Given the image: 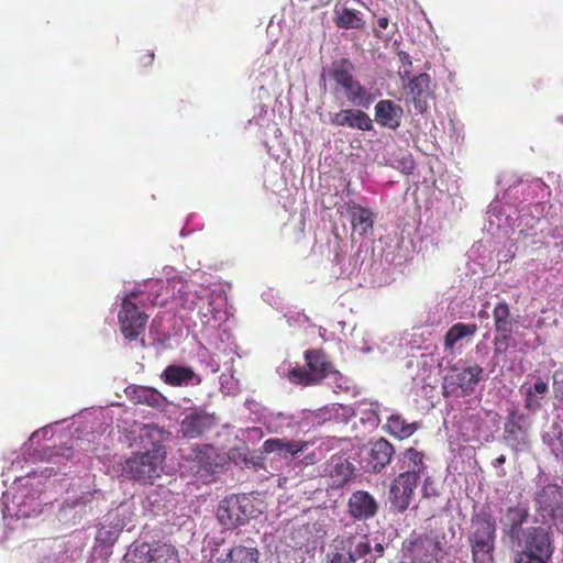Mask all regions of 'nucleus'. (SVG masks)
<instances>
[{"label":"nucleus","mask_w":563,"mask_h":563,"mask_svg":"<svg viewBox=\"0 0 563 563\" xmlns=\"http://www.w3.org/2000/svg\"><path fill=\"white\" fill-rule=\"evenodd\" d=\"M379 409L380 406L378 402L362 400L355 404L353 413L354 416L360 417L361 422L368 429H374L380 422Z\"/></svg>","instance_id":"nucleus-31"},{"label":"nucleus","mask_w":563,"mask_h":563,"mask_svg":"<svg viewBox=\"0 0 563 563\" xmlns=\"http://www.w3.org/2000/svg\"><path fill=\"white\" fill-rule=\"evenodd\" d=\"M260 556L257 548L235 544L217 558V563H258Z\"/></svg>","instance_id":"nucleus-25"},{"label":"nucleus","mask_w":563,"mask_h":563,"mask_svg":"<svg viewBox=\"0 0 563 563\" xmlns=\"http://www.w3.org/2000/svg\"><path fill=\"white\" fill-rule=\"evenodd\" d=\"M529 519V508L526 505L509 507L500 520L504 534L507 536L512 543L517 542L526 534L527 528H523V525H527Z\"/></svg>","instance_id":"nucleus-12"},{"label":"nucleus","mask_w":563,"mask_h":563,"mask_svg":"<svg viewBox=\"0 0 563 563\" xmlns=\"http://www.w3.org/2000/svg\"><path fill=\"white\" fill-rule=\"evenodd\" d=\"M218 371H219V366H213V367H212V372H213V373H217Z\"/></svg>","instance_id":"nucleus-55"},{"label":"nucleus","mask_w":563,"mask_h":563,"mask_svg":"<svg viewBox=\"0 0 563 563\" xmlns=\"http://www.w3.org/2000/svg\"><path fill=\"white\" fill-rule=\"evenodd\" d=\"M477 331L475 323H455L444 336V346L446 350H453L454 346L464 339L472 338Z\"/></svg>","instance_id":"nucleus-33"},{"label":"nucleus","mask_w":563,"mask_h":563,"mask_svg":"<svg viewBox=\"0 0 563 563\" xmlns=\"http://www.w3.org/2000/svg\"><path fill=\"white\" fill-rule=\"evenodd\" d=\"M365 453L367 464L364 467L377 472L389 463L394 449L387 440L382 438L372 443V445L365 450Z\"/></svg>","instance_id":"nucleus-20"},{"label":"nucleus","mask_w":563,"mask_h":563,"mask_svg":"<svg viewBox=\"0 0 563 563\" xmlns=\"http://www.w3.org/2000/svg\"><path fill=\"white\" fill-rule=\"evenodd\" d=\"M384 428L390 435L404 440L411 437L418 430L419 423L415 421L409 422L402 415L395 412L387 417Z\"/></svg>","instance_id":"nucleus-27"},{"label":"nucleus","mask_w":563,"mask_h":563,"mask_svg":"<svg viewBox=\"0 0 563 563\" xmlns=\"http://www.w3.org/2000/svg\"><path fill=\"white\" fill-rule=\"evenodd\" d=\"M135 292L125 295L122 299L121 309L118 313L120 330L125 339L132 341L136 340L141 333L144 332L148 316L142 312L132 297Z\"/></svg>","instance_id":"nucleus-9"},{"label":"nucleus","mask_w":563,"mask_h":563,"mask_svg":"<svg viewBox=\"0 0 563 563\" xmlns=\"http://www.w3.org/2000/svg\"><path fill=\"white\" fill-rule=\"evenodd\" d=\"M343 92L352 104L365 109H367L375 99V96L355 78L343 88Z\"/></svg>","instance_id":"nucleus-30"},{"label":"nucleus","mask_w":563,"mask_h":563,"mask_svg":"<svg viewBox=\"0 0 563 563\" xmlns=\"http://www.w3.org/2000/svg\"><path fill=\"white\" fill-rule=\"evenodd\" d=\"M530 423L523 413L511 411L504 428L507 444L516 451H525L530 446Z\"/></svg>","instance_id":"nucleus-10"},{"label":"nucleus","mask_w":563,"mask_h":563,"mask_svg":"<svg viewBox=\"0 0 563 563\" xmlns=\"http://www.w3.org/2000/svg\"><path fill=\"white\" fill-rule=\"evenodd\" d=\"M10 496L11 495H9V494L2 495V504L7 505Z\"/></svg>","instance_id":"nucleus-53"},{"label":"nucleus","mask_w":563,"mask_h":563,"mask_svg":"<svg viewBox=\"0 0 563 563\" xmlns=\"http://www.w3.org/2000/svg\"><path fill=\"white\" fill-rule=\"evenodd\" d=\"M349 0H339L334 8L335 23L343 29H361L364 24L358 11L347 8Z\"/></svg>","instance_id":"nucleus-29"},{"label":"nucleus","mask_w":563,"mask_h":563,"mask_svg":"<svg viewBox=\"0 0 563 563\" xmlns=\"http://www.w3.org/2000/svg\"><path fill=\"white\" fill-rule=\"evenodd\" d=\"M398 74H399V77L401 78V80L409 79L410 69L404 68V70H399Z\"/></svg>","instance_id":"nucleus-50"},{"label":"nucleus","mask_w":563,"mask_h":563,"mask_svg":"<svg viewBox=\"0 0 563 563\" xmlns=\"http://www.w3.org/2000/svg\"><path fill=\"white\" fill-rule=\"evenodd\" d=\"M42 473H48V476H51L54 473V466H46L42 470Z\"/></svg>","instance_id":"nucleus-51"},{"label":"nucleus","mask_w":563,"mask_h":563,"mask_svg":"<svg viewBox=\"0 0 563 563\" xmlns=\"http://www.w3.org/2000/svg\"><path fill=\"white\" fill-rule=\"evenodd\" d=\"M423 454L413 448H410L404 453V464L407 471H415L418 474L423 473Z\"/></svg>","instance_id":"nucleus-37"},{"label":"nucleus","mask_w":563,"mask_h":563,"mask_svg":"<svg viewBox=\"0 0 563 563\" xmlns=\"http://www.w3.org/2000/svg\"><path fill=\"white\" fill-rule=\"evenodd\" d=\"M402 552L411 563H437L443 559V547L435 534L411 532L402 543Z\"/></svg>","instance_id":"nucleus-4"},{"label":"nucleus","mask_w":563,"mask_h":563,"mask_svg":"<svg viewBox=\"0 0 563 563\" xmlns=\"http://www.w3.org/2000/svg\"><path fill=\"white\" fill-rule=\"evenodd\" d=\"M250 495H227L219 504L217 517L223 526L243 525L253 516Z\"/></svg>","instance_id":"nucleus-8"},{"label":"nucleus","mask_w":563,"mask_h":563,"mask_svg":"<svg viewBox=\"0 0 563 563\" xmlns=\"http://www.w3.org/2000/svg\"><path fill=\"white\" fill-rule=\"evenodd\" d=\"M107 522L108 527L102 526L98 529L96 541L103 545H112L124 529L125 522L119 517L118 511L108 512Z\"/></svg>","instance_id":"nucleus-26"},{"label":"nucleus","mask_w":563,"mask_h":563,"mask_svg":"<svg viewBox=\"0 0 563 563\" xmlns=\"http://www.w3.org/2000/svg\"><path fill=\"white\" fill-rule=\"evenodd\" d=\"M351 223L355 231L364 235L373 228V213L360 205L350 207Z\"/></svg>","instance_id":"nucleus-34"},{"label":"nucleus","mask_w":563,"mask_h":563,"mask_svg":"<svg viewBox=\"0 0 563 563\" xmlns=\"http://www.w3.org/2000/svg\"><path fill=\"white\" fill-rule=\"evenodd\" d=\"M147 58H148V63H152V60H153V58H154V54H150V55L147 56Z\"/></svg>","instance_id":"nucleus-54"},{"label":"nucleus","mask_w":563,"mask_h":563,"mask_svg":"<svg viewBox=\"0 0 563 563\" xmlns=\"http://www.w3.org/2000/svg\"><path fill=\"white\" fill-rule=\"evenodd\" d=\"M375 121L383 128L397 130L404 115L402 108L393 100H380L375 104Z\"/></svg>","instance_id":"nucleus-19"},{"label":"nucleus","mask_w":563,"mask_h":563,"mask_svg":"<svg viewBox=\"0 0 563 563\" xmlns=\"http://www.w3.org/2000/svg\"><path fill=\"white\" fill-rule=\"evenodd\" d=\"M415 489H419L420 493L434 490L432 482L426 474L406 471L394 481L390 493H413Z\"/></svg>","instance_id":"nucleus-17"},{"label":"nucleus","mask_w":563,"mask_h":563,"mask_svg":"<svg viewBox=\"0 0 563 563\" xmlns=\"http://www.w3.org/2000/svg\"><path fill=\"white\" fill-rule=\"evenodd\" d=\"M522 386H525L526 389L532 390L540 397H544L549 391L548 383L542 379H538L533 385L528 386L527 384H523Z\"/></svg>","instance_id":"nucleus-42"},{"label":"nucleus","mask_w":563,"mask_h":563,"mask_svg":"<svg viewBox=\"0 0 563 563\" xmlns=\"http://www.w3.org/2000/svg\"><path fill=\"white\" fill-rule=\"evenodd\" d=\"M328 485L332 489L343 488L355 476V467L350 457L334 455L328 462L327 468Z\"/></svg>","instance_id":"nucleus-13"},{"label":"nucleus","mask_w":563,"mask_h":563,"mask_svg":"<svg viewBox=\"0 0 563 563\" xmlns=\"http://www.w3.org/2000/svg\"><path fill=\"white\" fill-rule=\"evenodd\" d=\"M410 496L411 495H393L391 507L398 512L406 511L410 505Z\"/></svg>","instance_id":"nucleus-39"},{"label":"nucleus","mask_w":563,"mask_h":563,"mask_svg":"<svg viewBox=\"0 0 563 563\" xmlns=\"http://www.w3.org/2000/svg\"><path fill=\"white\" fill-rule=\"evenodd\" d=\"M48 432H49V429L47 427L40 429V430L33 432V434L31 435V441H34L40 438H45Z\"/></svg>","instance_id":"nucleus-49"},{"label":"nucleus","mask_w":563,"mask_h":563,"mask_svg":"<svg viewBox=\"0 0 563 563\" xmlns=\"http://www.w3.org/2000/svg\"><path fill=\"white\" fill-rule=\"evenodd\" d=\"M350 512L354 518H367L376 512L377 505L372 495H351Z\"/></svg>","instance_id":"nucleus-32"},{"label":"nucleus","mask_w":563,"mask_h":563,"mask_svg":"<svg viewBox=\"0 0 563 563\" xmlns=\"http://www.w3.org/2000/svg\"><path fill=\"white\" fill-rule=\"evenodd\" d=\"M134 552L146 563H180L176 547L166 542H143L135 548Z\"/></svg>","instance_id":"nucleus-11"},{"label":"nucleus","mask_w":563,"mask_h":563,"mask_svg":"<svg viewBox=\"0 0 563 563\" xmlns=\"http://www.w3.org/2000/svg\"><path fill=\"white\" fill-rule=\"evenodd\" d=\"M310 460V463H313V459L311 456H307Z\"/></svg>","instance_id":"nucleus-57"},{"label":"nucleus","mask_w":563,"mask_h":563,"mask_svg":"<svg viewBox=\"0 0 563 563\" xmlns=\"http://www.w3.org/2000/svg\"><path fill=\"white\" fill-rule=\"evenodd\" d=\"M552 560L551 559H543V558H538V556H534V555H520V554H516L515 556V563H551Z\"/></svg>","instance_id":"nucleus-44"},{"label":"nucleus","mask_w":563,"mask_h":563,"mask_svg":"<svg viewBox=\"0 0 563 563\" xmlns=\"http://www.w3.org/2000/svg\"><path fill=\"white\" fill-rule=\"evenodd\" d=\"M355 493L361 494V493H365V492L364 490H356Z\"/></svg>","instance_id":"nucleus-58"},{"label":"nucleus","mask_w":563,"mask_h":563,"mask_svg":"<svg viewBox=\"0 0 563 563\" xmlns=\"http://www.w3.org/2000/svg\"><path fill=\"white\" fill-rule=\"evenodd\" d=\"M542 441L556 457L563 459V428L560 423L554 422L542 434Z\"/></svg>","instance_id":"nucleus-36"},{"label":"nucleus","mask_w":563,"mask_h":563,"mask_svg":"<svg viewBox=\"0 0 563 563\" xmlns=\"http://www.w3.org/2000/svg\"><path fill=\"white\" fill-rule=\"evenodd\" d=\"M217 424L214 415L203 411L192 412L185 417L180 424L184 437L195 439L202 435Z\"/></svg>","instance_id":"nucleus-16"},{"label":"nucleus","mask_w":563,"mask_h":563,"mask_svg":"<svg viewBox=\"0 0 563 563\" xmlns=\"http://www.w3.org/2000/svg\"><path fill=\"white\" fill-rule=\"evenodd\" d=\"M164 382L172 386L198 385L201 378L190 368L180 365H169L162 373Z\"/></svg>","instance_id":"nucleus-23"},{"label":"nucleus","mask_w":563,"mask_h":563,"mask_svg":"<svg viewBox=\"0 0 563 563\" xmlns=\"http://www.w3.org/2000/svg\"><path fill=\"white\" fill-rule=\"evenodd\" d=\"M228 459L246 468L258 470L264 466L262 453L251 452L246 445L230 449Z\"/></svg>","instance_id":"nucleus-28"},{"label":"nucleus","mask_w":563,"mask_h":563,"mask_svg":"<svg viewBox=\"0 0 563 563\" xmlns=\"http://www.w3.org/2000/svg\"><path fill=\"white\" fill-rule=\"evenodd\" d=\"M353 70V64L349 59L343 58L332 63L329 69V76L343 89L354 79Z\"/></svg>","instance_id":"nucleus-35"},{"label":"nucleus","mask_w":563,"mask_h":563,"mask_svg":"<svg viewBox=\"0 0 563 563\" xmlns=\"http://www.w3.org/2000/svg\"><path fill=\"white\" fill-rule=\"evenodd\" d=\"M398 58L404 68L409 69L410 66L412 65L411 58H410L409 54H407L406 52H399Z\"/></svg>","instance_id":"nucleus-48"},{"label":"nucleus","mask_w":563,"mask_h":563,"mask_svg":"<svg viewBox=\"0 0 563 563\" xmlns=\"http://www.w3.org/2000/svg\"><path fill=\"white\" fill-rule=\"evenodd\" d=\"M371 543L368 542V540H364V541H361L358 542L356 545H355V549L354 551L352 552L353 556H355V561L357 559H362L364 556H366L369 552H371Z\"/></svg>","instance_id":"nucleus-43"},{"label":"nucleus","mask_w":563,"mask_h":563,"mask_svg":"<svg viewBox=\"0 0 563 563\" xmlns=\"http://www.w3.org/2000/svg\"><path fill=\"white\" fill-rule=\"evenodd\" d=\"M79 449H82L81 441L73 439L69 445L42 449V451L38 452V460L45 461L52 465H65L67 461H80Z\"/></svg>","instance_id":"nucleus-15"},{"label":"nucleus","mask_w":563,"mask_h":563,"mask_svg":"<svg viewBox=\"0 0 563 563\" xmlns=\"http://www.w3.org/2000/svg\"><path fill=\"white\" fill-rule=\"evenodd\" d=\"M493 317L497 332L496 341L504 342L507 345L512 327L516 323V320L510 314L509 306L506 302H498L493 310Z\"/></svg>","instance_id":"nucleus-22"},{"label":"nucleus","mask_w":563,"mask_h":563,"mask_svg":"<svg viewBox=\"0 0 563 563\" xmlns=\"http://www.w3.org/2000/svg\"><path fill=\"white\" fill-rule=\"evenodd\" d=\"M468 542L473 563L495 562L496 521L490 515L479 514L472 519Z\"/></svg>","instance_id":"nucleus-2"},{"label":"nucleus","mask_w":563,"mask_h":563,"mask_svg":"<svg viewBox=\"0 0 563 563\" xmlns=\"http://www.w3.org/2000/svg\"><path fill=\"white\" fill-rule=\"evenodd\" d=\"M305 357L310 373L306 372L301 367H294L289 369L287 377L291 383L306 386L314 384L321 378H333L336 386L342 388V384L339 383V380L342 379V376L338 371L333 369L324 353L320 351H307L305 353Z\"/></svg>","instance_id":"nucleus-3"},{"label":"nucleus","mask_w":563,"mask_h":563,"mask_svg":"<svg viewBox=\"0 0 563 563\" xmlns=\"http://www.w3.org/2000/svg\"><path fill=\"white\" fill-rule=\"evenodd\" d=\"M484 369L479 365H471L461 371L456 367L444 377L443 390L445 395L462 397L474 393L475 387L483 377Z\"/></svg>","instance_id":"nucleus-7"},{"label":"nucleus","mask_w":563,"mask_h":563,"mask_svg":"<svg viewBox=\"0 0 563 563\" xmlns=\"http://www.w3.org/2000/svg\"><path fill=\"white\" fill-rule=\"evenodd\" d=\"M308 442L287 440V439H268L263 443V452L277 453L279 456L287 459L307 450Z\"/></svg>","instance_id":"nucleus-24"},{"label":"nucleus","mask_w":563,"mask_h":563,"mask_svg":"<svg viewBox=\"0 0 563 563\" xmlns=\"http://www.w3.org/2000/svg\"><path fill=\"white\" fill-rule=\"evenodd\" d=\"M520 391L525 396V408L531 412H537L541 408V399L543 397H540L530 389H526L525 386H521Z\"/></svg>","instance_id":"nucleus-38"},{"label":"nucleus","mask_w":563,"mask_h":563,"mask_svg":"<svg viewBox=\"0 0 563 563\" xmlns=\"http://www.w3.org/2000/svg\"><path fill=\"white\" fill-rule=\"evenodd\" d=\"M128 397L135 404H143L156 409H164L167 399L156 389L146 386H130L125 389Z\"/></svg>","instance_id":"nucleus-21"},{"label":"nucleus","mask_w":563,"mask_h":563,"mask_svg":"<svg viewBox=\"0 0 563 563\" xmlns=\"http://www.w3.org/2000/svg\"><path fill=\"white\" fill-rule=\"evenodd\" d=\"M355 556H353L351 549H341V551H338L334 553L332 559L329 563H354Z\"/></svg>","instance_id":"nucleus-40"},{"label":"nucleus","mask_w":563,"mask_h":563,"mask_svg":"<svg viewBox=\"0 0 563 563\" xmlns=\"http://www.w3.org/2000/svg\"><path fill=\"white\" fill-rule=\"evenodd\" d=\"M430 82L431 78L426 73L409 79V101L413 104L415 110L418 111L419 113L426 112L429 107V100L432 97Z\"/></svg>","instance_id":"nucleus-14"},{"label":"nucleus","mask_w":563,"mask_h":563,"mask_svg":"<svg viewBox=\"0 0 563 563\" xmlns=\"http://www.w3.org/2000/svg\"><path fill=\"white\" fill-rule=\"evenodd\" d=\"M389 25V19L387 16H382L377 20V27L374 30L375 35L379 38L390 40L394 35V31H390L388 34L384 35L382 33L383 30H386Z\"/></svg>","instance_id":"nucleus-41"},{"label":"nucleus","mask_w":563,"mask_h":563,"mask_svg":"<svg viewBox=\"0 0 563 563\" xmlns=\"http://www.w3.org/2000/svg\"><path fill=\"white\" fill-rule=\"evenodd\" d=\"M330 1H331V0H320V2H321V3H323V4H327V3H329Z\"/></svg>","instance_id":"nucleus-56"},{"label":"nucleus","mask_w":563,"mask_h":563,"mask_svg":"<svg viewBox=\"0 0 563 563\" xmlns=\"http://www.w3.org/2000/svg\"><path fill=\"white\" fill-rule=\"evenodd\" d=\"M169 433L155 424H143L139 429V439L144 443V451L135 453L122 466V475L139 482H150L159 476L165 460L162 443Z\"/></svg>","instance_id":"nucleus-1"},{"label":"nucleus","mask_w":563,"mask_h":563,"mask_svg":"<svg viewBox=\"0 0 563 563\" xmlns=\"http://www.w3.org/2000/svg\"><path fill=\"white\" fill-rule=\"evenodd\" d=\"M330 123L335 126H347L362 131L373 129V121L369 115L357 109H345L332 114Z\"/></svg>","instance_id":"nucleus-18"},{"label":"nucleus","mask_w":563,"mask_h":563,"mask_svg":"<svg viewBox=\"0 0 563 563\" xmlns=\"http://www.w3.org/2000/svg\"><path fill=\"white\" fill-rule=\"evenodd\" d=\"M520 550L516 554L534 555L551 559L554 553L553 538L549 528L543 526H530L526 529L523 538L515 542Z\"/></svg>","instance_id":"nucleus-6"},{"label":"nucleus","mask_w":563,"mask_h":563,"mask_svg":"<svg viewBox=\"0 0 563 563\" xmlns=\"http://www.w3.org/2000/svg\"><path fill=\"white\" fill-rule=\"evenodd\" d=\"M263 437V431L260 428H249L241 430V438L247 440H260Z\"/></svg>","instance_id":"nucleus-46"},{"label":"nucleus","mask_w":563,"mask_h":563,"mask_svg":"<svg viewBox=\"0 0 563 563\" xmlns=\"http://www.w3.org/2000/svg\"><path fill=\"white\" fill-rule=\"evenodd\" d=\"M375 550L382 555L384 552V547L380 543L375 545Z\"/></svg>","instance_id":"nucleus-52"},{"label":"nucleus","mask_w":563,"mask_h":563,"mask_svg":"<svg viewBox=\"0 0 563 563\" xmlns=\"http://www.w3.org/2000/svg\"><path fill=\"white\" fill-rule=\"evenodd\" d=\"M219 312L220 310L213 307L210 301L208 302V307L206 309L199 308V313L207 319L206 322H209L211 318L217 319V313Z\"/></svg>","instance_id":"nucleus-47"},{"label":"nucleus","mask_w":563,"mask_h":563,"mask_svg":"<svg viewBox=\"0 0 563 563\" xmlns=\"http://www.w3.org/2000/svg\"><path fill=\"white\" fill-rule=\"evenodd\" d=\"M181 455L187 461L196 464V475L203 483L212 482L214 476L222 470L225 461L224 456H221L216 448L210 444L181 449Z\"/></svg>","instance_id":"nucleus-5"},{"label":"nucleus","mask_w":563,"mask_h":563,"mask_svg":"<svg viewBox=\"0 0 563 563\" xmlns=\"http://www.w3.org/2000/svg\"><path fill=\"white\" fill-rule=\"evenodd\" d=\"M506 463V456L504 454L498 455L492 461V467L495 470L496 475L503 477L506 475L504 464Z\"/></svg>","instance_id":"nucleus-45"}]
</instances>
